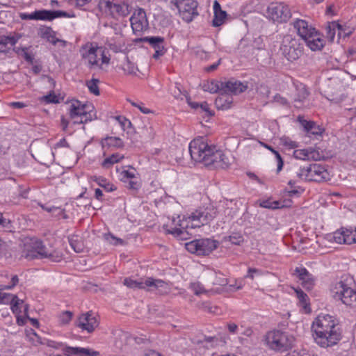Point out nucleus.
Segmentation results:
<instances>
[{
	"mask_svg": "<svg viewBox=\"0 0 356 356\" xmlns=\"http://www.w3.org/2000/svg\"><path fill=\"white\" fill-rule=\"evenodd\" d=\"M217 215L213 207L199 208L188 216H179L173 218L170 225H164L163 228L166 234H172L179 240H186L192 235L190 229L207 225Z\"/></svg>",
	"mask_w": 356,
	"mask_h": 356,
	"instance_id": "obj_1",
	"label": "nucleus"
},
{
	"mask_svg": "<svg viewBox=\"0 0 356 356\" xmlns=\"http://www.w3.org/2000/svg\"><path fill=\"white\" fill-rule=\"evenodd\" d=\"M191 159L205 166L225 169L230 165L228 157L214 145H209L202 137L195 138L189 143Z\"/></svg>",
	"mask_w": 356,
	"mask_h": 356,
	"instance_id": "obj_2",
	"label": "nucleus"
},
{
	"mask_svg": "<svg viewBox=\"0 0 356 356\" xmlns=\"http://www.w3.org/2000/svg\"><path fill=\"white\" fill-rule=\"evenodd\" d=\"M312 330L314 341L324 348L337 345L343 337L338 321L328 314L319 315L313 322Z\"/></svg>",
	"mask_w": 356,
	"mask_h": 356,
	"instance_id": "obj_3",
	"label": "nucleus"
},
{
	"mask_svg": "<svg viewBox=\"0 0 356 356\" xmlns=\"http://www.w3.org/2000/svg\"><path fill=\"white\" fill-rule=\"evenodd\" d=\"M97 9L106 17L119 20L131 13V6L124 0H99Z\"/></svg>",
	"mask_w": 356,
	"mask_h": 356,
	"instance_id": "obj_4",
	"label": "nucleus"
},
{
	"mask_svg": "<svg viewBox=\"0 0 356 356\" xmlns=\"http://www.w3.org/2000/svg\"><path fill=\"white\" fill-rule=\"evenodd\" d=\"M332 297L336 301L356 309V291L347 283V280H340L333 283L330 287Z\"/></svg>",
	"mask_w": 356,
	"mask_h": 356,
	"instance_id": "obj_5",
	"label": "nucleus"
},
{
	"mask_svg": "<svg viewBox=\"0 0 356 356\" xmlns=\"http://www.w3.org/2000/svg\"><path fill=\"white\" fill-rule=\"evenodd\" d=\"M266 341L271 350L283 352L292 348L294 338L287 332L274 330L267 332Z\"/></svg>",
	"mask_w": 356,
	"mask_h": 356,
	"instance_id": "obj_6",
	"label": "nucleus"
},
{
	"mask_svg": "<svg viewBox=\"0 0 356 356\" xmlns=\"http://www.w3.org/2000/svg\"><path fill=\"white\" fill-rule=\"evenodd\" d=\"M124 284L133 289H147L157 291L161 294L168 293L170 286L167 282L160 279L147 277L144 282L132 280L127 277L124 280Z\"/></svg>",
	"mask_w": 356,
	"mask_h": 356,
	"instance_id": "obj_7",
	"label": "nucleus"
},
{
	"mask_svg": "<svg viewBox=\"0 0 356 356\" xmlns=\"http://www.w3.org/2000/svg\"><path fill=\"white\" fill-rule=\"evenodd\" d=\"M297 177L307 181H327L330 179V173L325 165L313 163L300 168Z\"/></svg>",
	"mask_w": 356,
	"mask_h": 356,
	"instance_id": "obj_8",
	"label": "nucleus"
},
{
	"mask_svg": "<svg viewBox=\"0 0 356 356\" xmlns=\"http://www.w3.org/2000/svg\"><path fill=\"white\" fill-rule=\"evenodd\" d=\"M69 114L74 119V124H85L97 118L96 112L90 106L79 100H72L69 108Z\"/></svg>",
	"mask_w": 356,
	"mask_h": 356,
	"instance_id": "obj_9",
	"label": "nucleus"
},
{
	"mask_svg": "<svg viewBox=\"0 0 356 356\" xmlns=\"http://www.w3.org/2000/svg\"><path fill=\"white\" fill-rule=\"evenodd\" d=\"M280 51L289 61L293 62L302 55L303 46L298 39L291 35H286L282 39Z\"/></svg>",
	"mask_w": 356,
	"mask_h": 356,
	"instance_id": "obj_10",
	"label": "nucleus"
},
{
	"mask_svg": "<svg viewBox=\"0 0 356 356\" xmlns=\"http://www.w3.org/2000/svg\"><path fill=\"white\" fill-rule=\"evenodd\" d=\"M75 17L73 12L68 13L63 10H38L31 13H22L19 14V17L22 20L51 21L58 17L73 18Z\"/></svg>",
	"mask_w": 356,
	"mask_h": 356,
	"instance_id": "obj_11",
	"label": "nucleus"
},
{
	"mask_svg": "<svg viewBox=\"0 0 356 356\" xmlns=\"http://www.w3.org/2000/svg\"><path fill=\"white\" fill-rule=\"evenodd\" d=\"M25 257L30 259L48 258L51 261L58 262L62 259V254L56 251L49 252L41 241L35 240L32 241L31 248L27 249Z\"/></svg>",
	"mask_w": 356,
	"mask_h": 356,
	"instance_id": "obj_12",
	"label": "nucleus"
},
{
	"mask_svg": "<svg viewBox=\"0 0 356 356\" xmlns=\"http://www.w3.org/2000/svg\"><path fill=\"white\" fill-rule=\"evenodd\" d=\"M218 242L210 238L193 240L185 244L186 249L197 255H208L218 248Z\"/></svg>",
	"mask_w": 356,
	"mask_h": 356,
	"instance_id": "obj_13",
	"label": "nucleus"
},
{
	"mask_svg": "<svg viewBox=\"0 0 356 356\" xmlns=\"http://www.w3.org/2000/svg\"><path fill=\"white\" fill-rule=\"evenodd\" d=\"M175 5L179 10L182 19L188 23L198 15L197 2L195 0H175Z\"/></svg>",
	"mask_w": 356,
	"mask_h": 356,
	"instance_id": "obj_14",
	"label": "nucleus"
},
{
	"mask_svg": "<svg viewBox=\"0 0 356 356\" xmlns=\"http://www.w3.org/2000/svg\"><path fill=\"white\" fill-rule=\"evenodd\" d=\"M268 17L274 22L283 23L291 17L289 7L282 3H271L267 8Z\"/></svg>",
	"mask_w": 356,
	"mask_h": 356,
	"instance_id": "obj_15",
	"label": "nucleus"
},
{
	"mask_svg": "<svg viewBox=\"0 0 356 356\" xmlns=\"http://www.w3.org/2000/svg\"><path fill=\"white\" fill-rule=\"evenodd\" d=\"M80 53L89 69L97 66L101 68V65L99 64V47H95L92 44H86L81 48Z\"/></svg>",
	"mask_w": 356,
	"mask_h": 356,
	"instance_id": "obj_16",
	"label": "nucleus"
},
{
	"mask_svg": "<svg viewBox=\"0 0 356 356\" xmlns=\"http://www.w3.org/2000/svg\"><path fill=\"white\" fill-rule=\"evenodd\" d=\"M131 26L134 33H141L148 29L149 23L143 8L135 10L130 18Z\"/></svg>",
	"mask_w": 356,
	"mask_h": 356,
	"instance_id": "obj_17",
	"label": "nucleus"
},
{
	"mask_svg": "<svg viewBox=\"0 0 356 356\" xmlns=\"http://www.w3.org/2000/svg\"><path fill=\"white\" fill-rule=\"evenodd\" d=\"M298 120L302 126L306 136L312 139H319L325 129L316 122L312 120H306L302 116H298Z\"/></svg>",
	"mask_w": 356,
	"mask_h": 356,
	"instance_id": "obj_18",
	"label": "nucleus"
},
{
	"mask_svg": "<svg viewBox=\"0 0 356 356\" xmlns=\"http://www.w3.org/2000/svg\"><path fill=\"white\" fill-rule=\"evenodd\" d=\"M222 93L231 95H238L248 88L246 83H243L241 81L236 80L234 78H231L228 80L225 79L221 83Z\"/></svg>",
	"mask_w": 356,
	"mask_h": 356,
	"instance_id": "obj_19",
	"label": "nucleus"
},
{
	"mask_svg": "<svg viewBox=\"0 0 356 356\" xmlns=\"http://www.w3.org/2000/svg\"><path fill=\"white\" fill-rule=\"evenodd\" d=\"M98 325L99 323L91 311L80 315L76 321V325L88 333L94 332Z\"/></svg>",
	"mask_w": 356,
	"mask_h": 356,
	"instance_id": "obj_20",
	"label": "nucleus"
},
{
	"mask_svg": "<svg viewBox=\"0 0 356 356\" xmlns=\"http://www.w3.org/2000/svg\"><path fill=\"white\" fill-rule=\"evenodd\" d=\"M140 41L149 43V45L155 50V52L152 56L154 59H159L166 52V49L165 48V40L163 37L147 36L141 38Z\"/></svg>",
	"mask_w": 356,
	"mask_h": 356,
	"instance_id": "obj_21",
	"label": "nucleus"
},
{
	"mask_svg": "<svg viewBox=\"0 0 356 356\" xmlns=\"http://www.w3.org/2000/svg\"><path fill=\"white\" fill-rule=\"evenodd\" d=\"M333 239L339 244L356 243V227L355 229L341 227L334 232Z\"/></svg>",
	"mask_w": 356,
	"mask_h": 356,
	"instance_id": "obj_22",
	"label": "nucleus"
},
{
	"mask_svg": "<svg viewBox=\"0 0 356 356\" xmlns=\"http://www.w3.org/2000/svg\"><path fill=\"white\" fill-rule=\"evenodd\" d=\"M301 281V284L307 290L313 289L315 284L314 277L304 267H296L294 273Z\"/></svg>",
	"mask_w": 356,
	"mask_h": 356,
	"instance_id": "obj_23",
	"label": "nucleus"
},
{
	"mask_svg": "<svg viewBox=\"0 0 356 356\" xmlns=\"http://www.w3.org/2000/svg\"><path fill=\"white\" fill-rule=\"evenodd\" d=\"M293 26L296 30L298 35L304 40L308 38H311L316 30L315 28L309 25L306 20L296 19L293 22Z\"/></svg>",
	"mask_w": 356,
	"mask_h": 356,
	"instance_id": "obj_24",
	"label": "nucleus"
},
{
	"mask_svg": "<svg viewBox=\"0 0 356 356\" xmlns=\"http://www.w3.org/2000/svg\"><path fill=\"white\" fill-rule=\"evenodd\" d=\"M296 91L293 95V99L295 102V106L300 108L302 104L307 99L309 92L307 86L302 83L296 84Z\"/></svg>",
	"mask_w": 356,
	"mask_h": 356,
	"instance_id": "obj_25",
	"label": "nucleus"
},
{
	"mask_svg": "<svg viewBox=\"0 0 356 356\" xmlns=\"http://www.w3.org/2000/svg\"><path fill=\"white\" fill-rule=\"evenodd\" d=\"M293 156L301 160L314 159L315 161L320 160L322 157L318 152L313 148L296 149L293 152Z\"/></svg>",
	"mask_w": 356,
	"mask_h": 356,
	"instance_id": "obj_26",
	"label": "nucleus"
},
{
	"mask_svg": "<svg viewBox=\"0 0 356 356\" xmlns=\"http://www.w3.org/2000/svg\"><path fill=\"white\" fill-rule=\"evenodd\" d=\"M307 47L312 51L321 50L325 45L323 36L317 31L312 36L305 40Z\"/></svg>",
	"mask_w": 356,
	"mask_h": 356,
	"instance_id": "obj_27",
	"label": "nucleus"
},
{
	"mask_svg": "<svg viewBox=\"0 0 356 356\" xmlns=\"http://www.w3.org/2000/svg\"><path fill=\"white\" fill-rule=\"evenodd\" d=\"M214 17L212 21V25L214 27L221 26L227 17V13L221 9V6L218 1L213 3Z\"/></svg>",
	"mask_w": 356,
	"mask_h": 356,
	"instance_id": "obj_28",
	"label": "nucleus"
},
{
	"mask_svg": "<svg viewBox=\"0 0 356 356\" xmlns=\"http://www.w3.org/2000/svg\"><path fill=\"white\" fill-rule=\"evenodd\" d=\"M17 38L14 36H1L0 37V54L7 55L10 53L11 47H13L17 42Z\"/></svg>",
	"mask_w": 356,
	"mask_h": 356,
	"instance_id": "obj_29",
	"label": "nucleus"
},
{
	"mask_svg": "<svg viewBox=\"0 0 356 356\" xmlns=\"http://www.w3.org/2000/svg\"><path fill=\"white\" fill-rule=\"evenodd\" d=\"M220 95L215 100V105L218 110H227L232 107L233 97L229 94L219 92Z\"/></svg>",
	"mask_w": 356,
	"mask_h": 356,
	"instance_id": "obj_30",
	"label": "nucleus"
},
{
	"mask_svg": "<svg viewBox=\"0 0 356 356\" xmlns=\"http://www.w3.org/2000/svg\"><path fill=\"white\" fill-rule=\"evenodd\" d=\"M339 31L338 35L339 37H341V31L343 30V26L337 22H332L328 23L327 26L325 28L326 31V37L327 40L332 42L335 38L336 30Z\"/></svg>",
	"mask_w": 356,
	"mask_h": 356,
	"instance_id": "obj_31",
	"label": "nucleus"
},
{
	"mask_svg": "<svg viewBox=\"0 0 356 356\" xmlns=\"http://www.w3.org/2000/svg\"><path fill=\"white\" fill-rule=\"evenodd\" d=\"M42 38L46 39L48 42L54 45H56L58 42L61 43L63 47H65L66 42L63 40H60L55 36L54 31L50 27H47L42 33Z\"/></svg>",
	"mask_w": 356,
	"mask_h": 356,
	"instance_id": "obj_32",
	"label": "nucleus"
},
{
	"mask_svg": "<svg viewBox=\"0 0 356 356\" xmlns=\"http://www.w3.org/2000/svg\"><path fill=\"white\" fill-rule=\"evenodd\" d=\"M222 81L211 80L207 81L202 84V89L204 91L209 92L210 93L222 92L221 90Z\"/></svg>",
	"mask_w": 356,
	"mask_h": 356,
	"instance_id": "obj_33",
	"label": "nucleus"
},
{
	"mask_svg": "<svg viewBox=\"0 0 356 356\" xmlns=\"http://www.w3.org/2000/svg\"><path fill=\"white\" fill-rule=\"evenodd\" d=\"M222 241H229L233 245H240L244 242V237L241 232H232L229 236H224Z\"/></svg>",
	"mask_w": 356,
	"mask_h": 356,
	"instance_id": "obj_34",
	"label": "nucleus"
},
{
	"mask_svg": "<svg viewBox=\"0 0 356 356\" xmlns=\"http://www.w3.org/2000/svg\"><path fill=\"white\" fill-rule=\"evenodd\" d=\"M92 179L107 192H112L116 190V187L113 184L109 183L107 179L103 177L95 176L92 177Z\"/></svg>",
	"mask_w": 356,
	"mask_h": 356,
	"instance_id": "obj_35",
	"label": "nucleus"
},
{
	"mask_svg": "<svg viewBox=\"0 0 356 356\" xmlns=\"http://www.w3.org/2000/svg\"><path fill=\"white\" fill-rule=\"evenodd\" d=\"M124 158V156L118 153L113 154L112 155L106 157L102 162V165L104 168H109L113 164L119 162Z\"/></svg>",
	"mask_w": 356,
	"mask_h": 356,
	"instance_id": "obj_36",
	"label": "nucleus"
},
{
	"mask_svg": "<svg viewBox=\"0 0 356 356\" xmlns=\"http://www.w3.org/2000/svg\"><path fill=\"white\" fill-rule=\"evenodd\" d=\"M85 348L82 347H71L65 346L63 348V353L66 356H83Z\"/></svg>",
	"mask_w": 356,
	"mask_h": 356,
	"instance_id": "obj_37",
	"label": "nucleus"
},
{
	"mask_svg": "<svg viewBox=\"0 0 356 356\" xmlns=\"http://www.w3.org/2000/svg\"><path fill=\"white\" fill-rule=\"evenodd\" d=\"M70 244L72 248L76 252H82L84 249V245L82 240L77 236H72L70 239Z\"/></svg>",
	"mask_w": 356,
	"mask_h": 356,
	"instance_id": "obj_38",
	"label": "nucleus"
},
{
	"mask_svg": "<svg viewBox=\"0 0 356 356\" xmlns=\"http://www.w3.org/2000/svg\"><path fill=\"white\" fill-rule=\"evenodd\" d=\"M260 206L266 209H276L282 208L284 207H289V204H283L282 202L278 201H271L270 200H264L260 203Z\"/></svg>",
	"mask_w": 356,
	"mask_h": 356,
	"instance_id": "obj_39",
	"label": "nucleus"
},
{
	"mask_svg": "<svg viewBox=\"0 0 356 356\" xmlns=\"http://www.w3.org/2000/svg\"><path fill=\"white\" fill-rule=\"evenodd\" d=\"M99 82V80L95 78H92V79L86 81V86L90 93L96 96L99 95L100 92L98 86Z\"/></svg>",
	"mask_w": 356,
	"mask_h": 356,
	"instance_id": "obj_40",
	"label": "nucleus"
},
{
	"mask_svg": "<svg viewBox=\"0 0 356 356\" xmlns=\"http://www.w3.org/2000/svg\"><path fill=\"white\" fill-rule=\"evenodd\" d=\"M136 67L134 63H132L128 56L124 58V61L122 63V70L127 74H136Z\"/></svg>",
	"mask_w": 356,
	"mask_h": 356,
	"instance_id": "obj_41",
	"label": "nucleus"
},
{
	"mask_svg": "<svg viewBox=\"0 0 356 356\" xmlns=\"http://www.w3.org/2000/svg\"><path fill=\"white\" fill-rule=\"evenodd\" d=\"M294 290L300 303L304 308H306V307L309 305L308 296L300 288L295 289Z\"/></svg>",
	"mask_w": 356,
	"mask_h": 356,
	"instance_id": "obj_42",
	"label": "nucleus"
},
{
	"mask_svg": "<svg viewBox=\"0 0 356 356\" xmlns=\"http://www.w3.org/2000/svg\"><path fill=\"white\" fill-rule=\"evenodd\" d=\"M73 317V313L70 311H65L58 316L60 325H65L70 323Z\"/></svg>",
	"mask_w": 356,
	"mask_h": 356,
	"instance_id": "obj_43",
	"label": "nucleus"
},
{
	"mask_svg": "<svg viewBox=\"0 0 356 356\" xmlns=\"http://www.w3.org/2000/svg\"><path fill=\"white\" fill-rule=\"evenodd\" d=\"M106 144L109 147H122L124 146V143L119 137L107 136L105 138Z\"/></svg>",
	"mask_w": 356,
	"mask_h": 356,
	"instance_id": "obj_44",
	"label": "nucleus"
},
{
	"mask_svg": "<svg viewBox=\"0 0 356 356\" xmlns=\"http://www.w3.org/2000/svg\"><path fill=\"white\" fill-rule=\"evenodd\" d=\"M171 94L174 96L175 98L177 99H183V97H185L186 98V92L182 91L180 88V86L177 83L175 84L173 87L170 88Z\"/></svg>",
	"mask_w": 356,
	"mask_h": 356,
	"instance_id": "obj_45",
	"label": "nucleus"
},
{
	"mask_svg": "<svg viewBox=\"0 0 356 356\" xmlns=\"http://www.w3.org/2000/svg\"><path fill=\"white\" fill-rule=\"evenodd\" d=\"M281 144L286 148L296 149L298 147V143L292 140L289 137L283 136L280 138Z\"/></svg>",
	"mask_w": 356,
	"mask_h": 356,
	"instance_id": "obj_46",
	"label": "nucleus"
},
{
	"mask_svg": "<svg viewBox=\"0 0 356 356\" xmlns=\"http://www.w3.org/2000/svg\"><path fill=\"white\" fill-rule=\"evenodd\" d=\"M114 118L118 121L123 131H125L131 127V121L124 116L118 115Z\"/></svg>",
	"mask_w": 356,
	"mask_h": 356,
	"instance_id": "obj_47",
	"label": "nucleus"
},
{
	"mask_svg": "<svg viewBox=\"0 0 356 356\" xmlns=\"http://www.w3.org/2000/svg\"><path fill=\"white\" fill-rule=\"evenodd\" d=\"M190 289L193 291V293L196 296H200L202 293H207V291L204 289V286L202 285L201 283L198 282L191 283L190 284Z\"/></svg>",
	"mask_w": 356,
	"mask_h": 356,
	"instance_id": "obj_48",
	"label": "nucleus"
},
{
	"mask_svg": "<svg viewBox=\"0 0 356 356\" xmlns=\"http://www.w3.org/2000/svg\"><path fill=\"white\" fill-rule=\"evenodd\" d=\"M41 101L46 103H58L59 99L57 95H56L54 90H51L49 94L41 97Z\"/></svg>",
	"mask_w": 356,
	"mask_h": 356,
	"instance_id": "obj_49",
	"label": "nucleus"
},
{
	"mask_svg": "<svg viewBox=\"0 0 356 356\" xmlns=\"http://www.w3.org/2000/svg\"><path fill=\"white\" fill-rule=\"evenodd\" d=\"M131 170H123L121 172V180L123 182H127L129 180L133 179L136 177L135 174L136 170L134 168H131Z\"/></svg>",
	"mask_w": 356,
	"mask_h": 356,
	"instance_id": "obj_50",
	"label": "nucleus"
},
{
	"mask_svg": "<svg viewBox=\"0 0 356 356\" xmlns=\"http://www.w3.org/2000/svg\"><path fill=\"white\" fill-rule=\"evenodd\" d=\"M126 183H127V187L129 189L133 190V191H138V189L141 186V182H140L139 178H138V177H136V178H134L133 179L129 180Z\"/></svg>",
	"mask_w": 356,
	"mask_h": 356,
	"instance_id": "obj_51",
	"label": "nucleus"
},
{
	"mask_svg": "<svg viewBox=\"0 0 356 356\" xmlns=\"http://www.w3.org/2000/svg\"><path fill=\"white\" fill-rule=\"evenodd\" d=\"M23 303V300L18 298L17 296H14L13 302L10 304V307L13 313L19 314L21 312L19 305Z\"/></svg>",
	"mask_w": 356,
	"mask_h": 356,
	"instance_id": "obj_52",
	"label": "nucleus"
},
{
	"mask_svg": "<svg viewBox=\"0 0 356 356\" xmlns=\"http://www.w3.org/2000/svg\"><path fill=\"white\" fill-rule=\"evenodd\" d=\"M104 238L109 243L114 245H122L124 243L122 239L117 238L110 233L105 234Z\"/></svg>",
	"mask_w": 356,
	"mask_h": 356,
	"instance_id": "obj_53",
	"label": "nucleus"
},
{
	"mask_svg": "<svg viewBox=\"0 0 356 356\" xmlns=\"http://www.w3.org/2000/svg\"><path fill=\"white\" fill-rule=\"evenodd\" d=\"M29 49V47H24V49H22V56L26 62H28L31 65H33L34 56L33 54L28 52Z\"/></svg>",
	"mask_w": 356,
	"mask_h": 356,
	"instance_id": "obj_54",
	"label": "nucleus"
},
{
	"mask_svg": "<svg viewBox=\"0 0 356 356\" xmlns=\"http://www.w3.org/2000/svg\"><path fill=\"white\" fill-rule=\"evenodd\" d=\"M237 208H232L227 207L225 209V215L228 217L230 220L233 219L237 214Z\"/></svg>",
	"mask_w": 356,
	"mask_h": 356,
	"instance_id": "obj_55",
	"label": "nucleus"
},
{
	"mask_svg": "<svg viewBox=\"0 0 356 356\" xmlns=\"http://www.w3.org/2000/svg\"><path fill=\"white\" fill-rule=\"evenodd\" d=\"M260 143L263 147H264L267 149L272 151V153L275 155V156L277 159V161H283L280 153L277 150H275L273 147H271V146L268 145V144L264 143L263 142H261Z\"/></svg>",
	"mask_w": 356,
	"mask_h": 356,
	"instance_id": "obj_56",
	"label": "nucleus"
},
{
	"mask_svg": "<svg viewBox=\"0 0 356 356\" xmlns=\"http://www.w3.org/2000/svg\"><path fill=\"white\" fill-rule=\"evenodd\" d=\"M254 275H261V270L257 268H249L248 270V274L245 276L247 278H250L252 280H254Z\"/></svg>",
	"mask_w": 356,
	"mask_h": 356,
	"instance_id": "obj_57",
	"label": "nucleus"
},
{
	"mask_svg": "<svg viewBox=\"0 0 356 356\" xmlns=\"http://www.w3.org/2000/svg\"><path fill=\"white\" fill-rule=\"evenodd\" d=\"M101 59V65L102 64H108L110 62V58L107 56L105 54V50L102 47H99V58Z\"/></svg>",
	"mask_w": 356,
	"mask_h": 356,
	"instance_id": "obj_58",
	"label": "nucleus"
},
{
	"mask_svg": "<svg viewBox=\"0 0 356 356\" xmlns=\"http://www.w3.org/2000/svg\"><path fill=\"white\" fill-rule=\"evenodd\" d=\"M131 104L134 106L138 108L143 113L148 114V113H152V111L149 108L145 107L144 104L143 103L138 104V103L131 102Z\"/></svg>",
	"mask_w": 356,
	"mask_h": 356,
	"instance_id": "obj_59",
	"label": "nucleus"
},
{
	"mask_svg": "<svg viewBox=\"0 0 356 356\" xmlns=\"http://www.w3.org/2000/svg\"><path fill=\"white\" fill-rule=\"evenodd\" d=\"M60 211H54L52 212V216L60 219V218H63V219H67L68 218V216L65 214V209H61L60 207H57Z\"/></svg>",
	"mask_w": 356,
	"mask_h": 356,
	"instance_id": "obj_60",
	"label": "nucleus"
},
{
	"mask_svg": "<svg viewBox=\"0 0 356 356\" xmlns=\"http://www.w3.org/2000/svg\"><path fill=\"white\" fill-rule=\"evenodd\" d=\"M47 346L55 348V349H61L63 350V348L65 346L61 342H56L54 341H48L47 343Z\"/></svg>",
	"mask_w": 356,
	"mask_h": 356,
	"instance_id": "obj_61",
	"label": "nucleus"
},
{
	"mask_svg": "<svg viewBox=\"0 0 356 356\" xmlns=\"http://www.w3.org/2000/svg\"><path fill=\"white\" fill-rule=\"evenodd\" d=\"M18 282L19 279L17 275H13L11 278L10 283L8 285L4 286L3 289H11L17 284Z\"/></svg>",
	"mask_w": 356,
	"mask_h": 356,
	"instance_id": "obj_62",
	"label": "nucleus"
},
{
	"mask_svg": "<svg viewBox=\"0 0 356 356\" xmlns=\"http://www.w3.org/2000/svg\"><path fill=\"white\" fill-rule=\"evenodd\" d=\"M200 108L207 113L208 115H213V113L210 110L209 106L207 102L200 103Z\"/></svg>",
	"mask_w": 356,
	"mask_h": 356,
	"instance_id": "obj_63",
	"label": "nucleus"
},
{
	"mask_svg": "<svg viewBox=\"0 0 356 356\" xmlns=\"http://www.w3.org/2000/svg\"><path fill=\"white\" fill-rule=\"evenodd\" d=\"M100 353L99 351L94 350L90 348H84L83 356H99Z\"/></svg>",
	"mask_w": 356,
	"mask_h": 356,
	"instance_id": "obj_64",
	"label": "nucleus"
}]
</instances>
